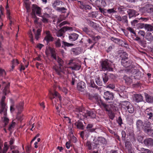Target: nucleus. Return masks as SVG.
<instances>
[{
	"mask_svg": "<svg viewBox=\"0 0 153 153\" xmlns=\"http://www.w3.org/2000/svg\"><path fill=\"white\" fill-rule=\"evenodd\" d=\"M127 30H128L130 32L132 33L135 35V36L136 35V33L134 32V29H132V28H131L130 27H128L127 28Z\"/></svg>",
	"mask_w": 153,
	"mask_h": 153,
	"instance_id": "obj_56",
	"label": "nucleus"
},
{
	"mask_svg": "<svg viewBox=\"0 0 153 153\" xmlns=\"http://www.w3.org/2000/svg\"><path fill=\"white\" fill-rule=\"evenodd\" d=\"M94 98L95 99L96 101L100 105L102 104V102H103L101 100L100 98L99 97H98L97 96H94Z\"/></svg>",
	"mask_w": 153,
	"mask_h": 153,
	"instance_id": "obj_44",
	"label": "nucleus"
},
{
	"mask_svg": "<svg viewBox=\"0 0 153 153\" xmlns=\"http://www.w3.org/2000/svg\"><path fill=\"white\" fill-rule=\"evenodd\" d=\"M122 107L127 111L129 113L132 114L134 113V109L132 104L128 101H123L122 102Z\"/></svg>",
	"mask_w": 153,
	"mask_h": 153,
	"instance_id": "obj_4",
	"label": "nucleus"
},
{
	"mask_svg": "<svg viewBox=\"0 0 153 153\" xmlns=\"http://www.w3.org/2000/svg\"><path fill=\"white\" fill-rule=\"evenodd\" d=\"M93 40L94 41V42L93 43V44L90 47V49H91L93 47V46L95 45L96 43L98 41L99 39H100V36H92V37Z\"/></svg>",
	"mask_w": 153,
	"mask_h": 153,
	"instance_id": "obj_29",
	"label": "nucleus"
},
{
	"mask_svg": "<svg viewBox=\"0 0 153 153\" xmlns=\"http://www.w3.org/2000/svg\"><path fill=\"white\" fill-rule=\"evenodd\" d=\"M79 48H73L72 50V51L73 53L75 55H78L80 53V51L79 50Z\"/></svg>",
	"mask_w": 153,
	"mask_h": 153,
	"instance_id": "obj_40",
	"label": "nucleus"
},
{
	"mask_svg": "<svg viewBox=\"0 0 153 153\" xmlns=\"http://www.w3.org/2000/svg\"><path fill=\"white\" fill-rule=\"evenodd\" d=\"M117 122L120 126H121V125L123 123L122 120L120 117H119L117 120Z\"/></svg>",
	"mask_w": 153,
	"mask_h": 153,
	"instance_id": "obj_61",
	"label": "nucleus"
},
{
	"mask_svg": "<svg viewBox=\"0 0 153 153\" xmlns=\"http://www.w3.org/2000/svg\"><path fill=\"white\" fill-rule=\"evenodd\" d=\"M145 132L149 136L152 137L153 136V129H148L145 131Z\"/></svg>",
	"mask_w": 153,
	"mask_h": 153,
	"instance_id": "obj_37",
	"label": "nucleus"
},
{
	"mask_svg": "<svg viewBox=\"0 0 153 153\" xmlns=\"http://www.w3.org/2000/svg\"><path fill=\"white\" fill-rule=\"evenodd\" d=\"M23 115L20 114V113H18V114L17 115V119L19 120L20 121H21L23 119V118L22 117Z\"/></svg>",
	"mask_w": 153,
	"mask_h": 153,
	"instance_id": "obj_48",
	"label": "nucleus"
},
{
	"mask_svg": "<svg viewBox=\"0 0 153 153\" xmlns=\"http://www.w3.org/2000/svg\"><path fill=\"white\" fill-rule=\"evenodd\" d=\"M145 113L149 120L153 119V109L151 107L147 108L145 111Z\"/></svg>",
	"mask_w": 153,
	"mask_h": 153,
	"instance_id": "obj_10",
	"label": "nucleus"
},
{
	"mask_svg": "<svg viewBox=\"0 0 153 153\" xmlns=\"http://www.w3.org/2000/svg\"><path fill=\"white\" fill-rule=\"evenodd\" d=\"M151 126V123L148 121H146L143 123V129L145 131L146 130H147L148 128H149Z\"/></svg>",
	"mask_w": 153,
	"mask_h": 153,
	"instance_id": "obj_26",
	"label": "nucleus"
},
{
	"mask_svg": "<svg viewBox=\"0 0 153 153\" xmlns=\"http://www.w3.org/2000/svg\"><path fill=\"white\" fill-rule=\"evenodd\" d=\"M68 64L71 65L70 68L76 71L79 70L81 67V63L80 62H77L75 60L71 59L69 61Z\"/></svg>",
	"mask_w": 153,
	"mask_h": 153,
	"instance_id": "obj_6",
	"label": "nucleus"
},
{
	"mask_svg": "<svg viewBox=\"0 0 153 153\" xmlns=\"http://www.w3.org/2000/svg\"><path fill=\"white\" fill-rule=\"evenodd\" d=\"M103 97L106 101L112 100L113 99L114 96L112 93L107 91L104 93Z\"/></svg>",
	"mask_w": 153,
	"mask_h": 153,
	"instance_id": "obj_12",
	"label": "nucleus"
},
{
	"mask_svg": "<svg viewBox=\"0 0 153 153\" xmlns=\"http://www.w3.org/2000/svg\"><path fill=\"white\" fill-rule=\"evenodd\" d=\"M146 24H144L143 23H139L138 24V27L139 28L142 29L143 28H144L145 29L146 27Z\"/></svg>",
	"mask_w": 153,
	"mask_h": 153,
	"instance_id": "obj_49",
	"label": "nucleus"
},
{
	"mask_svg": "<svg viewBox=\"0 0 153 153\" xmlns=\"http://www.w3.org/2000/svg\"><path fill=\"white\" fill-rule=\"evenodd\" d=\"M107 11L108 13H114L116 12V11L114 10V9H110L108 10Z\"/></svg>",
	"mask_w": 153,
	"mask_h": 153,
	"instance_id": "obj_64",
	"label": "nucleus"
},
{
	"mask_svg": "<svg viewBox=\"0 0 153 153\" xmlns=\"http://www.w3.org/2000/svg\"><path fill=\"white\" fill-rule=\"evenodd\" d=\"M145 97L146 101L149 103H153V97L147 93H145Z\"/></svg>",
	"mask_w": 153,
	"mask_h": 153,
	"instance_id": "obj_20",
	"label": "nucleus"
},
{
	"mask_svg": "<svg viewBox=\"0 0 153 153\" xmlns=\"http://www.w3.org/2000/svg\"><path fill=\"white\" fill-rule=\"evenodd\" d=\"M102 79L103 81V86L106 85L107 82L108 80V76L106 73H104V74L102 75Z\"/></svg>",
	"mask_w": 153,
	"mask_h": 153,
	"instance_id": "obj_28",
	"label": "nucleus"
},
{
	"mask_svg": "<svg viewBox=\"0 0 153 153\" xmlns=\"http://www.w3.org/2000/svg\"><path fill=\"white\" fill-rule=\"evenodd\" d=\"M45 33L46 36L45 37L44 40L46 42L48 45L50 42H52L54 38L52 36L49 31H47Z\"/></svg>",
	"mask_w": 153,
	"mask_h": 153,
	"instance_id": "obj_13",
	"label": "nucleus"
},
{
	"mask_svg": "<svg viewBox=\"0 0 153 153\" xmlns=\"http://www.w3.org/2000/svg\"><path fill=\"white\" fill-rule=\"evenodd\" d=\"M145 30L149 32H152L153 31V25H152L146 24Z\"/></svg>",
	"mask_w": 153,
	"mask_h": 153,
	"instance_id": "obj_34",
	"label": "nucleus"
},
{
	"mask_svg": "<svg viewBox=\"0 0 153 153\" xmlns=\"http://www.w3.org/2000/svg\"><path fill=\"white\" fill-rule=\"evenodd\" d=\"M88 22L89 24V25L92 27L93 28L95 29V30H98L99 27L98 25L96 23L92 21H91L89 20L88 21Z\"/></svg>",
	"mask_w": 153,
	"mask_h": 153,
	"instance_id": "obj_30",
	"label": "nucleus"
},
{
	"mask_svg": "<svg viewBox=\"0 0 153 153\" xmlns=\"http://www.w3.org/2000/svg\"><path fill=\"white\" fill-rule=\"evenodd\" d=\"M95 81L97 84L99 86L103 85V82L100 80L99 77H98L96 78Z\"/></svg>",
	"mask_w": 153,
	"mask_h": 153,
	"instance_id": "obj_38",
	"label": "nucleus"
},
{
	"mask_svg": "<svg viewBox=\"0 0 153 153\" xmlns=\"http://www.w3.org/2000/svg\"><path fill=\"white\" fill-rule=\"evenodd\" d=\"M9 86L10 83H8L5 86L3 91V93L5 95H6L10 92L9 90Z\"/></svg>",
	"mask_w": 153,
	"mask_h": 153,
	"instance_id": "obj_32",
	"label": "nucleus"
},
{
	"mask_svg": "<svg viewBox=\"0 0 153 153\" xmlns=\"http://www.w3.org/2000/svg\"><path fill=\"white\" fill-rule=\"evenodd\" d=\"M129 18L136 17L137 15V12L133 9H128L127 11Z\"/></svg>",
	"mask_w": 153,
	"mask_h": 153,
	"instance_id": "obj_16",
	"label": "nucleus"
},
{
	"mask_svg": "<svg viewBox=\"0 0 153 153\" xmlns=\"http://www.w3.org/2000/svg\"><path fill=\"white\" fill-rule=\"evenodd\" d=\"M86 87L85 84L83 82H81L77 84V89L79 91H83Z\"/></svg>",
	"mask_w": 153,
	"mask_h": 153,
	"instance_id": "obj_17",
	"label": "nucleus"
},
{
	"mask_svg": "<svg viewBox=\"0 0 153 153\" xmlns=\"http://www.w3.org/2000/svg\"><path fill=\"white\" fill-rule=\"evenodd\" d=\"M73 30V28L71 27L68 26H64L57 33V36L58 37L62 36L63 33L67 31H72Z\"/></svg>",
	"mask_w": 153,
	"mask_h": 153,
	"instance_id": "obj_9",
	"label": "nucleus"
},
{
	"mask_svg": "<svg viewBox=\"0 0 153 153\" xmlns=\"http://www.w3.org/2000/svg\"><path fill=\"white\" fill-rule=\"evenodd\" d=\"M144 143L147 146H153V139L151 138H147L144 140Z\"/></svg>",
	"mask_w": 153,
	"mask_h": 153,
	"instance_id": "obj_19",
	"label": "nucleus"
},
{
	"mask_svg": "<svg viewBox=\"0 0 153 153\" xmlns=\"http://www.w3.org/2000/svg\"><path fill=\"white\" fill-rule=\"evenodd\" d=\"M144 48L146 47V41L143 40H141L139 43Z\"/></svg>",
	"mask_w": 153,
	"mask_h": 153,
	"instance_id": "obj_51",
	"label": "nucleus"
},
{
	"mask_svg": "<svg viewBox=\"0 0 153 153\" xmlns=\"http://www.w3.org/2000/svg\"><path fill=\"white\" fill-rule=\"evenodd\" d=\"M78 36V34L74 33L70 34L68 37L70 40L71 41H74L77 39Z\"/></svg>",
	"mask_w": 153,
	"mask_h": 153,
	"instance_id": "obj_25",
	"label": "nucleus"
},
{
	"mask_svg": "<svg viewBox=\"0 0 153 153\" xmlns=\"http://www.w3.org/2000/svg\"><path fill=\"white\" fill-rule=\"evenodd\" d=\"M75 125L76 126L77 128L79 129L83 130L85 127L83 124V123L80 120H78L75 123Z\"/></svg>",
	"mask_w": 153,
	"mask_h": 153,
	"instance_id": "obj_21",
	"label": "nucleus"
},
{
	"mask_svg": "<svg viewBox=\"0 0 153 153\" xmlns=\"http://www.w3.org/2000/svg\"><path fill=\"white\" fill-rule=\"evenodd\" d=\"M91 86L92 88H95L97 89L98 88V87L94 83L93 80L91 81Z\"/></svg>",
	"mask_w": 153,
	"mask_h": 153,
	"instance_id": "obj_53",
	"label": "nucleus"
},
{
	"mask_svg": "<svg viewBox=\"0 0 153 153\" xmlns=\"http://www.w3.org/2000/svg\"><path fill=\"white\" fill-rule=\"evenodd\" d=\"M122 134V139L123 141L125 140L126 137V134L125 131H121Z\"/></svg>",
	"mask_w": 153,
	"mask_h": 153,
	"instance_id": "obj_47",
	"label": "nucleus"
},
{
	"mask_svg": "<svg viewBox=\"0 0 153 153\" xmlns=\"http://www.w3.org/2000/svg\"><path fill=\"white\" fill-rule=\"evenodd\" d=\"M143 137L141 135H138L137 137V140L140 142H141L143 140Z\"/></svg>",
	"mask_w": 153,
	"mask_h": 153,
	"instance_id": "obj_58",
	"label": "nucleus"
},
{
	"mask_svg": "<svg viewBox=\"0 0 153 153\" xmlns=\"http://www.w3.org/2000/svg\"><path fill=\"white\" fill-rule=\"evenodd\" d=\"M76 111L79 113L76 114V117L80 119L86 118L88 117L92 118H94L95 117V114L93 111L85 110L82 107L76 108Z\"/></svg>",
	"mask_w": 153,
	"mask_h": 153,
	"instance_id": "obj_1",
	"label": "nucleus"
},
{
	"mask_svg": "<svg viewBox=\"0 0 153 153\" xmlns=\"http://www.w3.org/2000/svg\"><path fill=\"white\" fill-rule=\"evenodd\" d=\"M107 142L106 139L103 137H99L97 141L95 142V144L96 145H100L101 144H105Z\"/></svg>",
	"mask_w": 153,
	"mask_h": 153,
	"instance_id": "obj_15",
	"label": "nucleus"
},
{
	"mask_svg": "<svg viewBox=\"0 0 153 153\" xmlns=\"http://www.w3.org/2000/svg\"><path fill=\"white\" fill-rule=\"evenodd\" d=\"M23 103L21 102L17 106V108L18 110V113H21V111L23 109Z\"/></svg>",
	"mask_w": 153,
	"mask_h": 153,
	"instance_id": "obj_35",
	"label": "nucleus"
},
{
	"mask_svg": "<svg viewBox=\"0 0 153 153\" xmlns=\"http://www.w3.org/2000/svg\"><path fill=\"white\" fill-rule=\"evenodd\" d=\"M49 97L51 100H52L53 99L55 98L54 96L58 97L59 100L60 101L61 100V97L59 94L56 91H54V93H52L50 91L49 93Z\"/></svg>",
	"mask_w": 153,
	"mask_h": 153,
	"instance_id": "obj_14",
	"label": "nucleus"
},
{
	"mask_svg": "<svg viewBox=\"0 0 153 153\" xmlns=\"http://www.w3.org/2000/svg\"><path fill=\"white\" fill-rule=\"evenodd\" d=\"M111 40L115 43H118L119 39L115 37H112L111 38Z\"/></svg>",
	"mask_w": 153,
	"mask_h": 153,
	"instance_id": "obj_55",
	"label": "nucleus"
},
{
	"mask_svg": "<svg viewBox=\"0 0 153 153\" xmlns=\"http://www.w3.org/2000/svg\"><path fill=\"white\" fill-rule=\"evenodd\" d=\"M125 81L128 84H130L132 82V79L130 77H127L125 79Z\"/></svg>",
	"mask_w": 153,
	"mask_h": 153,
	"instance_id": "obj_52",
	"label": "nucleus"
},
{
	"mask_svg": "<svg viewBox=\"0 0 153 153\" xmlns=\"http://www.w3.org/2000/svg\"><path fill=\"white\" fill-rule=\"evenodd\" d=\"M82 9H85V10H90L92 9V7L88 5H86L85 4L84 5H82Z\"/></svg>",
	"mask_w": 153,
	"mask_h": 153,
	"instance_id": "obj_45",
	"label": "nucleus"
},
{
	"mask_svg": "<svg viewBox=\"0 0 153 153\" xmlns=\"http://www.w3.org/2000/svg\"><path fill=\"white\" fill-rule=\"evenodd\" d=\"M138 33L139 35L141 36L144 37L145 34V33L144 31L143 30H140L138 32Z\"/></svg>",
	"mask_w": 153,
	"mask_h": 153,
	"instance_id": "obj_57",
	"label": "nucleus"
},
{
	"mask_svg": "<svg viewBox=\"0 0 153 153\" xmlns=\"http://www.w3.org/2000/svg\"><path fill=\"white\" fill-rule=\"evenodd\" d=\"M101 105L102 106L104 110L106 111L109 112L110 111V108L109 105H107L103 102H102Z\"/></svg>",
	"mask_w": 153,
	"mask_h": 153,
	"instance_id": "obj_31",
	"label": "nucleus"
},
{
	"mask_svg": "<svg viewBox=\"0 0 153 153\" xmlns=\"http://www.w3.org/2000/svg\"><path fill=\"white\" fill-rule=\"evenodd\" d=\"M122 65L125 67L127 68H130L131 67V65H133L132 61L129 60L127 56H124L122 57L121 60Z\"/></svg>",
	"mask_w": 153,
	"mask_h": 153,
	"instance_id": "obj_7",
	"label": "nucleus"
},
{
	"mask_svg": "<svg viewBox=\"0 0 153 153\" xmlns=\"http://www.w3.org/2000/svg\"><path fill=\"white\" fill-rule=\"evenodd\" d=\"M35 30L34 29H33V31L34 32L35 35V38L37 40H38L41 35V32L42 31V30L41 29L39 28L37 29L36 32H35Z\"/></svg>",
	"mask_w": 153,
	"mask_h": 153,
	"instance_id": "obj_24",
	"label": "nucleus"
},
{
	"mask_svg": "<svg viewBox=\"0 0 153 153\" xmlns=\"http://www.w3.org/2000/svg\"><path fill=\"white\" fill-rule=\"evenodd\" d=\"M29 37L30 38V41L31 42L33 43L34 42H33V36L32 33L31 32H30L29 33Z\"/></svg>",
	"mask_w": 153,
	"mask_h": 153,
	"instance_id": "obj_60",
	"label": "nucleus"
},
{
	"mask_svg": "<svg viewBox=\"0 0 153 153\" xmlns=\"http://www.w3.org/2000/svg\"><path fill=\"white\" fill-rule=\"evenodd\" d=\"M62 47L65 49V47H68L69 46H72L73 45L72 44L69 43L64 41H62Z\"/></svg>",
	"mask_w": 153,
	"mask_h": 153,
	"instance_id": "obj_36",
	"label": "nucleus"
},
{
	"mask_svg": "<svg viewBox=\"0 0 153 153\" xmlns=\"http://www.w3.org/2000/svg\"><path fill=\"white\" fill-rule=\"evenodd\" d=\"M58 62L60 66L59 67L57 66H54L53 68L55 70L56 73L59 76H62V73H64L63 71V68L62 65L63 64V62L62 60L59 57H58L56 60Z\"/></svg>",
	"mask_w": 153,
	"mask_h": 153,
	"instance_id": "obj_3",
	"label": "nucleus"
},
{
	"mask_svg": "<svg viewBox=\"0 0 153 153\" xmlns=\"http://www.w3.org/2000/svg\"><path fill=\"white\" fill-rule=\"evenodd\" d=\"M83 31L87 34L90 35L91 31L86 27H84L82 28Z\"/></svg>",
	"mask_w": 153,
	"mask_h": 153,
	"instance_id": "obj_39",
	"label": "nucleus"
},
{
	"mask_svg": "<svg viewBox=\"0 0 153 153\" xmlns=\"http://www.w3.org/2000/svg\"><path fill=\"white\" fill-rule=\"evenodd\" d=\"M134 100L137 102H139L143 101V96L139 94H135L134 95Z\"/></svg>",
	"mask_w": 153,
	"mask_h": 153,
	"instance_id": "obj_18",
	"label": "nucleus"
},
{
	"mask_svg": "<svg viewBox=\"0 0 153 153\" xmlns=\"http://www.w3.org/2000/svg\"><path fill=\"white\" fill-rule=\"evenodd\" d=\"M143 122L142 120H137L136 122V125L137 128L139 130L142 128H143Z\"/></svg>",
	"mask_w": 153,
	"mask_h": 153,
	"instance_id": "obj_23",
	"label": "nucleus"
},
{
	"mask_svg": "<svg viewBox=\"0 0 153 153\" xmlns=\"http://www.w3.org/2000/svg\"><path fill=\"white\" fill-rule=\"evenodd\" d=\"M1 109L0 113L1 114L3 112L4 116L7 114V109L6 108V104L4 103H1Z\"/></svg>",
	"mask_w": 153,
	"mask_h": 153,
	"instance_id": "obj_22",
	"label": "nucleus"
},
{
	"mask_svg": "<svg viewBox=\"0 0 153 153\" xmlns=\"http://www.w3.org/2000/svg\"><path fill=\"white\" fill-rule=\"evenodd\" d=\"M124 41H123L121 39H119L117 44H118L119 45L121 46H123V43H124Z\"/></svg>",
	"mask_w": 153,
	"mask_h": 153,
	"instance_id": "obj_62",
	"label": "nucleus"
},
{
	"mask_svg": "<svg viewBox=\"0 0 153 153\" xmlns=\"http://www.w3.org/2000/svg\"><path fill=\"white\" fill-rule=\"evenodd\" d=\"M32 13H36L37 15L40 16L41 14V8L36 4H33L31 7Z\"/></svg>",
	"mask_w": 153,
	"mask_h": 153,
	"instance_id": "obj_11",
	"label": "nucleus"
},
{
	"mask_svg": "<svg viewBox=\"0 0 153 153\" xmlns=\"http://www.w3.org/2000/svg\"><path fill=\"white\" fill-rule=\"evenodd\" d=\"M114 46L113 45H110L109 47H108L107 50H106V51L107 52H109L110 51H111V50L114 48Z\"/></svg>",
	"mask_w": 153,
	"mask_h": 153,
	"instance_id": "obj_63",
	"label": "nucleus"
},
{
	"mask_svg": "<svg viewBox=\"0 0 153 153\" xmlns=\"http://www.w3.org/2000/svg\"><path fill=\"white\" fill-rule=\"evenodd\" d=\"M144 12L150 14L153 13V5L147 4H146L141 9Z\"/></svg>",
	"mask_w": 153,
	"mask_h": 153,
	"instance_id": "obj_8",
	"label": "nucleus"
},
{
	"mask_svg": "<svg viewBox=\"0 0 153 153\" xmlns=\"http://www.w3.org/2000/svg\"><path fill=\"white\" fill-rule=\"evenodd\" d=\"M55 44L56 47L59 48L61 46V40L59 39H58L55 42Z\"/></svg>",
	"mask_w": 153,
	"mask_h": 153,
	"instance_id": "obj_41",
	"label": "nucleus"
},
{
	"mask_svg": "<svg viewBox=\"0 0 153 153\" xmlns=\"http://www.w3.org/2000/svg\"><path fill=\"white\" fill-rule=\"evenodd\" d=\"M131 143L130 141H126L125 142V145L126 148L128 149L129 148Z\"/></svg>",
	"mask_w": 153,
	"mask_h": 153,
	"instance_id": "obj_50",
	"label": "nucleus"
},
{
	"mask_svg": "<svg viewBox=\"0 0 153 153\" xmlns=\"http://www.w3.org/2000/svg\"><path fill=\"white\" fill-rule=\"evenodd\" d=\"M62 1L59 0H55L52 4V6L54 8H56L57 6L62 5Z\"/></svg>",
	"mask_w": 153,
	"mask_h": 153,
	"instance_id": "obj_33",
	"label": "nucleus"
},
{
	"mask_svg": "<svg viewBox=\"0 0 153 153\" xmlns=\"http://www.w3.org/2000/svg\"><path fill=\"white\" fill-rule=\"evenodd\" d=\"M145 38L149 42H151L153 41V36L150 32H149L146 33Z\"/></svg>",
	"mask_w": 153,
	"mask_h": 153,
	"instance_id": "obj_27",
	"label": "nucleus"
},
{
	"mask_svg": "<svg viewBox=\"0 0 153 153\" xmlns=\"http://www.w3.org/2000/svg\"><path fill=\"white\" fill-rule=\"evenodd\" d=\"M56 10L58 11L61 12L63 13H65L66 12V11L67 10V9L64 7H57L56 8Z\"/></svg>",
	"mask_w": 153,
	"mask_h": 153,
	"instance_id": "obj_42",
	"label": "nucleus"
},
{
	"mask_svg": "<svg viewBox=\"0 0 153 153\" xmlns=\"http://www.w3.org/2000/svg\"><path fill=\"white\" fill-rule=\"evenodd\" d=\"M141 151H142L140 152L141 153H151V151L149 149L143 148L141 149Z\"/></svg>",
	"mask_w": 153,
	"mask_h": 153,
	"instance_id": "obj_43",
	"label": "nucleus"
},
{
	"mask_svg": "<svg viewBox=\"0 0 153 153\" xmlns=\"http://www.w3.org/2000/svg\"><path fill=\"white\" fill-rule=\"evenodd\" d=\"M122 22L126 24L128 23V17L126 15L123 16L122 18Z\"/></svg>",
	"mask_w": 153,
	"mask_h": 153,
	"instance_id": "obj_46",
	"label": "nucleus"
},
{
	"mask_svg": "<svg viewBox=\"0 0 153 153\" xmlns=\"http://www.w3.org/2000/svg\"><path fill=\"white\" fill-rule=\"evenodd\" d=\"M125 71L128 73H131L132 74H136L135 76L137 78H140L141 76V73L139 70L136 68V67L133 65H131V67L130 68H127L125 70Z\"/></svg>",
	"mask_w": 153,
	"mask_h": 153,
	"instance_id": "obj_5",
	"label": "nucleus"
},
{
	"mask_svg": "<svg viewBox=\"0 0 153 153\" xmlns=\"http://www.w3.org/2000/svg\"><path fill=\"white\" fill-rule=\"evenodd\" d=\"M128 134L131 139L132 140H135V138L134 136V134L132 130H131V134Z\"/></svg>",
	"mask_w": 153,
	"mask_h": 153,
	"instance_id": "obj_54",
	"label": "nucleus"
},
{
	"mask_svg": "<svg viewBox=\"0 0 153 153\" xmlns=\"http://www.w3.org/2000/svg\"><path fill=\"white\" fill-rule=\"evenodd\" d=\"M101 65L103 70L112 71L113 69L111 67V64L113 62L108 59H105L101 61Z\"/></svg>",
	"mask_w": 153,
	"mask_h": 153,
	"instance_id": "obj_2",
	"label": "nucleus"
},
{
	"mask_svg": "<svg viewBox=\"0 0 153 153\" xmlns=\"http://www.w3.org/2000/svg\"><path fill=\"white\" fill-rule=\"evenodd\" d=\"M86 145L88 146V149L89 150H91L92 149V147L90 142L87 141L86 143Z\"/></svg>",
	"mask_w": 153,
	"mask_h": 153,
	"instance_id": "obj_59",
	"label": "nucleus"
}]
</instances>
